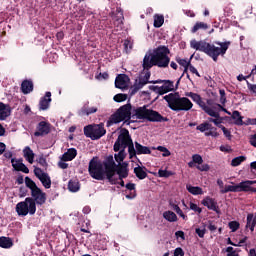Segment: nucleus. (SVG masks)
<instances>
[{
    "mask_svg": "<svg viewBox=\"0 0 256 256\" xmlns=\"http://www.w3.org/2000/svg\"><path fill=\"white\" fill-rule=\"evenodd\" d=\"M115 167L113 155L106 156L103 162L99 161L98 157H93L89 162L88 173L96 181H103L106 176L109 183L117 184V179L113 178L115 177Z\"/></svg>",
    "mask_w": 256,
    "mask_h": 256,
    "instance_id": "obj_1",
    "label": "nucleus"
},
{
    "mask_svg": "<svg viewBox=\"0 0 256 256\" xmlns=\"http://www.w3.org/2000/svg\"><path fill=\"white\" fill-rule=\"evenodd\" d=\"M169 53L171 51L167 46H158L152 52L148 51L143 58L142 67L144 71H149L153 67H160V69L169 67V63H171V58L168 56Z\"/></svg>",
    "mask_w": 256,
    "mask_h": 256,
    "instance_id": "obj_2",
    "label": "nucleus"
},
{
    "mask_svg": "<svg viewBox=\"0 0 256 256\" xmlns=\"http://www.w3.org/2000/svg\"><path fill=\"white\" fill-rule=\"evenodd\" d=\"M219 45V47L215 46ZM229 45H231V42H215V44H211L205 40L197 41V40H191L190 46L192 49H195L196 51H201L202 53H205L208 55V57H211L215 63H217L219 59V55H225L227 53V49H229Z\"/></svg>",
    "mask_w": 256,
    "mask_h": 256,
    "instance_id": "obj_3",
    "label": "nucleus"
},
{
    "mask_svg": "<svg viewBox=\"0 0 256 256\" xmlns=\"http://www.w3.org/2000/svg\"><path fill=\"white\" fill-rule=\"evenodd\" d=\"M25 185L31 191V197L26 198L31 209H37V205H45L47 203V193L37 187V183L29 178V176L25 177Z\"/></svg>",
    "mask_w": 256,
    "mask_h": 256,
    "instance_id": "obj_4",
    "label": "nucleus"
},
{
    "mask_svg": "<svg viewBox=\"0 0 256 256\" xmlns=\"http://www.w3.org/2000/svg\"><path fill=\"white\" fill-rule=\"evenodd\" d=\"M163 99L172 111H191L193 109V102L187 97H181L179 92L170 93L164 96Z\"/></svg>",
    "mask_w": 256,
    "mask_h": 256,
    "instance_id": "obj_5",
    "label": "nucleus"
},
{
    "mask_svg": "<svg viewBox=\"0 0 256 256\" xmlns=\"http://www.w3.org/2000/svg\"><path fill=\"white\" fill-rule=\"evenodd\" d=\"M133 106L131 103L125 104L121 106L114 114H112L107 121V127H111V125H117V123H121L124 121V125H131V123H135L133 119V114L131 113Z\"/></svg>",
    "mask_w": 256,
    "mask_h": 256,
    "instance_id": "obj_6",
    "label": "nucleus"
},
{
    "mask_svg": "<svg viewBox=\"0 0 256 256\" xmlns=\"http://www.w3.org/2000/svg\"><path fill=\"white\" fill-rule=\"evenodd\" d=\"M106 133L107 130H105V125L103 123L90 124L84 127L85 137H88L92 141L101 139V137L105 136Z\"/></svg>",
    "mask_w": 256,
    "mask_h": 256,
    "instance_id": "obj_7",
    "label": "nucleus"
},
{
    "mask_svg": "<svg viewBox=\"0 0 256 256\" xmlns=\"http://www.w3.org/2000/svg\"><path fill=\"white\" fill-rule=\"evenodd\" d=\"M186 97H191L192 101H194V103H197V105H199V107H201V109L210 117L219 118L218 112H215L212 108H209L207 103H205V101H203V99L201 98V95L189 92L186 94Z\"/></svg>",
    "mask_w": 256,
    "mask_h": 256,
    "instance_id": "obj_8",
    "label": "nucleus"
},
{
    "mask_svg": "<svg viewBox=\"0 0 256 256\" xmlns=\"http://www.w3.org/2000/svg\"><path fill=\"white\" fill-rule=\"evenodd\" d=\"M15 210L19 217H27V215H34L35 213H37V208H31V204H29L27 198H25L24 201L16 204Z\"/></svg>",
    "mask_w": 256,
    "mask_h": 256,
    "instance_id": "obj_9",
    "label": "nucleus"
},
{
    "mask_svg": "<svg viewBox=\"0 0 256 256\" xmlns=\"http://www.w3.org/2000/svg\"><path fill=\"white\" fill-rule=\"evenodd\" d=\"M133 142V138H131V134H129V130H127L126 128H123L120 131V134L118 135L117 140L114 143V151L115 153L121 151V143L122 145H125L127 143H132Z\"/></svg>",
    "mask_w": 256,
    "mask_h": 256,
    "instance_id": "obj_10",
    "label": "nucleus"
},
{
    "mask_svg": "<svg viewBox=\"0 0 256 256\" xmlns=\"http://www.w3.org/2000/svg\"><path fill=\"white\" fill-rule=\"evenodd\" d=\"M34 175L39 179L45 189H51V177L48 173L43 172L41 168L34 169Z\"/></svg>",
    "mask_w": 256,
    "mask_h": 256,
    "instance_id": "obj_11",
    "label": "nucleus"
},
{
    "mask_svg": "<svg viewBox=\"0 0 256 256\" xmlns=\"http://www.w3.org/2000/svg\"><path fill=\"white\" fill-rule=\"evenodd\" d=\"M146 121H149L150 123H167V121H169V118L164 117L163 115H161V113L153 109H148Z\"/></svg>",
    "mask_w": 256,
    "mask_h": 256,
    "instance_id": "obj_12",
    "label": "nucleus"
},
{
    "mask_svg": "<svg viewBox=\"0 0 256 256\" xmlns=\"http://www.w3.org/2000/svg\"><path fill=\"white\" fill-rule=\"evenodd\" d=\"M51 133V124L45 121H41L36 126L34 137H45Z\"/></svg>",
    "mask_w": 256,
    "mask_h": 256,
    "instance_id": "obj_13",
    "label": "nucleus"
},
{
    "mask_svg": "<svg viewBox=\"0 0 256 256\" xmlns=\"http://www.w3.org/2000/svg\"><path fill=\"white\" fill-rule=\"evenodd\" d=\"M201 203L204 207H207L209 211H214L217 215L221 213V209L219 208V205H217V200H215V198L207 196L201 201Z\"/></svg>",
    "mask_w": 256,
    "mask_h": 256,
    "instance_id": "obj_14",
    "label": "nucleus"
},
{
    "mask_svg": "<svg viewBox=\"0 0 256 256\" xmlns=\"http://www.w3.org/2000/svg\"><path fill=\"white\" fill-rule=\"evenodd\" d=\"M148 113L149 108H147V105L134 108L132 113V119H140L142 121H147Z\"/></svg>",
    "mask_w": 256,
    "mask_h": 256,
    "instance_id": "obj_15",
    "label": "nucleus"
},
{
    "mask_svg": "<svg viewBox=\"0 0 256 256\" xmlns=\"http://www.w3.org/2000/svg\"><path fill=\"white\" fill-rule=\"evenodd\" d=\"M255 183H256V180H246V181L240 182L238 184L240 193H242V192L249 193V191L251 193H256V188L251 186V185H255Z\"/></svg>",
    "mask_w": 256,
    "mask_h": 256,
    "instance_id": "obj_16",
    "label": "nucleus"
},
{
    "mask_svg": "<svg viewBox=\"0 0 256 256\" xmlns=\"http://www.w3.org/2000/svg\"><path fill=\"white\" fill-rule=\"evenodd\" d=\"M11 164L14 169V171H21L22 173H29V168L23 163V158L11 159Z\"/></svg>",
    "mask_w": 256,
    "mask_h": 256,
    "instance_id": "obj_17",
    "label": "nucleus"
},
{
    "mask_svg": "<svg viewBox=\"0 0 256 256\" xmlns=\"http://www.w3.org/2000/svg\"><path fill=\"white\" fill-rule=\"evenodd\" d=\"M115 173H117L119 180L127 179L129 177V168H127V164L124 163L119 166L115 163Z\"/></svg>",
    "mask_w": 256,
    "mask_h": 256,
    "instance_id": "obj_18",
    "label": "nucleus"
},
{
    "mask_svg": "<svg viewBox=\"0 0 256 256\" xmlns=\"http://www.w3.org/2000/svg\"><path fill=\"white\" fill-rule=\"evenodd\" d=\"M129 83V76L126 74H119L115 79V87L117 89H125Z\"/></svg>",
    "mask_w": 256,
    "mask_h": 256,
    "instance_id": "obj_19",
    "label": "nucleus"
},
{
    "mask_svg": "<svg viewBox=\"0 0 256 256\" xmlns=\"http://www.w3.org/2000/svg\"><path fill=\"white\" fill-rule=\"evenodd\" d=\"M110 16L117 25H123V19H125V17L123 16V9H121V7H117L116 11H112Z\"/></svg>",
    "mask_w": 256,
    "mask_h": 256,
    "instance_id": "obj_20",
    "label": "nucleus"
},
{
    "mask_svg": "<svg viewBox=\"0 0 256 256\" xmlns=\"http://www.w3.org/2000/svg\"><path fill=\"white\" fill-rule=\"evenodd\" d=\"M51 104V92H46L45 96L42 97L39 101L40 111H47L49 105Z\"/></svg>",
    "mask_w": 256,
    "mask_h": 256,
    "instance_id": "obj_21",
    "label": "nucleus"
},
{
    "mask_svg": "<svg viewBox=\"0 0 256 256\" xmlns=\"http://www.w3.org/2000/svg\"><path fill=\"white\" fill-rule=\"evenodd\" d=\"M98 111V108L97 107H91L89 108V102H87L84 107H82L79 112H78V115L80 117H85V115L87 117H89V115H93V113H97Z\"/></svg>",
    "mask_w": 256,
    "mask_h": 256,
    "instance_id": "obj_22",
    "label": "nucleus"
},
{
    "mask_svg": "<svg viewBox=\"0 0 256 256\" xmlns=\"http://www.w3.org/2000/svg\"><path fill=\"white\" fill-rule=\"evenodd\" d=\"M11 115V106L0 102V121H5Z\"/></svg>",
    "mask_w": 256,
    "mask_h": 256,
    "instance_id": "obj_23",
    "label": "nucleus"
},
{
    "mask_svg": "<svg viewBox=\"0 0 256 256\" xmlns=\"http://www.w3.org/2000/svg\"><path fill=\"white\" fill-rule=\"evenodd\" d=\"M23 157L32 165V163L35 161V153L31 149V147L26 146L23 150Z\"/></svg>",
    "mask_w": 256,
    "mask_h": 256,
    "instance_id": "obj_24",
    "label": "nucleus"
},
{
    "mask_svg": "<svg viewBox=\"0 0 256 256\" xmlns=\"http://www.w3.org/2000/svg\"><path fill=\"white\" fill-rule=\"evenodd\" d=\"M134 174L137 179L143 180L147 179V167L145 166H137L134 168Z\"/></svg>",
    "mask_w": 256,
    "mask_h": 256,
    "instance_id": "obj_25",
    "label": "nucleus"
},
{
    "mask_svg": "<svg viewBox=\"0 0 256 256\" xmlns=\"http://www.w3.org/2000/svg\"><path fill=\"white\" fill-rule=\"evenodd\" d=\"M21 91L24 95H29L33 91V81L24 80L21 84Z\"/></svg>",
    "mask_w": 256,
    "mask_h": 256,
    "instance_id": "obj_26",
    "label": "nucleus"
},
{
    "mask_svg": "<svg viewBox=\"0 0 256 256\" xmlns=\"http://www.w3.org/2000/svg\"><path fill=\"white\" fill-rule=\"evenodd\" d=\"M77 157V149L69 148L67 152L62 155V161H73Z\"/></svg>",
    "mask_w": 256,
    "mask_h": 256,
    "instance_id": "obj_27",
    "label": "nucleus"
},
{
    "mask_svg": "<svg viewBox=\"0 0 256 256\" xmlns=\"http://www.w3.org/2000/svg\"><path fill=\"white\" fill-rule=\"evenodd\" d=\"M135 148L137 155H151V149L147 146L141 145L139 142H135Z\"/></svg>",
    "mask_w": 256,
    "mask_h": 256,
    "instance_id": "obj_28",
    "label": "nucleus"
},
{
    "mask_svg": "<svg viewBox=\"0 0 256 256\" xmlns=\"http://www.w3.org/2000/svg\"><path fill=\"white\" fill-rule=\"evenodd\" d=\"M256 227V216L253 213L247 215L246 229L250 228V231H255Z\"/></svg>",
    "mask_w": 256,
    "mask_h": 256,
    "instance_id": "obj_29",
    "label": "nucleus"
},
{
    "mask_svg": "<svg viewBox=\"0 0 256 256\" xmlns=\"http://www.w3.org/2000/svg\"><path fill=\"white\" fill-rule=\"evenodd\" d=\"M0 247L2 249H11L13 247V240L9 237H0Z\"/></svg>",
    "mask_w": 256,
    "mask_h": 256,
    "instance_id": "obj_30",
    "label": "nucleus"
},
{
    "mask_svg": "<svg viewBox=\"0 0 256 256\" xmlns=\"http://www.w3.org/2000/svg\"><path fill=\"white\" fill-rule=\"evenodd\" d=\"M149 79H151V72H147L144 76H140L138 82L136 80V83L138 86H140L143 89L145 85H147L148 83H151Z\"/></svg>",
    "mask_w": 256,
    "mask_h": 256,
    "instance_id": "obj_31",
    "label": "nucleus"
},
{
    "mask_svg": "<svg viewBox=\"0 0 256 256\" xmlns=\"http://www.w3.org/2000/svg\"><path fill=\"white\" fill-rule=\"evenodd\" d=\"M81 189V184L79 183V180H69L68 182V190L71 193H77Z\"/></svg>",
    "mask_w": 256,
    "mask_h": 256,
    "instance_id": "obj_32",
    "label": "nucleus"
},
{
    "mask_svg": "<svg viewBox=\"0 0 256 256\" xmlns=\"http://www.w3.org/2000/svg\"><path fill=\"white\" fill-rule=\"evenodd\" d=\"M207 31L209 29V24L205 22H196L195 25L191 29V33H197L199 30Z\"/></svg>",
    "mask_w": 256,
    "mask_h": 256,
    "instance_id": "obj_33",
    "label": "nucleus"
},
{
    "mask_svg": "<svg viewBox=\"0 0 256 256\" xmlns=\"http://www.w3.org/2000/svg\"><path fill=\"white\" fill-rule=\"evenodd\" d=\"M150 91H154V93H158V95H165V93H169V89H167L164 85L162 86H149Z\"/></svg>",
    "mask_w": 256,
    "mask_h": 256,
    "instance_id": "obj_34",
    "label": "nucleus"
},
{
    "mask_svg": "<svg viewBox=\"0 0 256 256\" xmlns=\"http://www.w3.org/2000/svg\"><path fill=\"white\" fill-rule=\"evenodd\" d=\"M163 217L166 221H169V223H175L177 221V214L173 211H165L163 213Z\"/></svg>",
    "mask_w": 256,
    "mask_h": 256,
    "instance_id": "obj_35",
    "label": "nucleus"
},
{
    "mask_svg": "<svg viewBox=\"0 0 256 256\" xmlns=\"http://www.w3.org/2000/svg\"><path fill=\"white\" fill-rule=\"evenodd\" d=\"M186 189L191 195H203V188L199 186L187 185Z\"/></svg>",
    "mask_w": 256,
    "mask_h": 256,
    "instance_id": "obj_36",
    "label": "nucleus"
},
{
    "mask_svg": "<svg viewBox=\"0 0 256 256\" xmlns=\"http://www.w3.org/2000/svg\"><path fill=\"white\" fill-rule=\"evenodd\" d=\"M163 23H165V17L163 15L155 14L154 15V27L159 29L163 27Z\"/></svg>",
    "mask_w": 256,
    "mask_h": 256,
    "instance_id": "obj_37",
    "label": "nucleus"
},
{
    "mask_svg": "<svg viewBox=\"0 0 256 256\" xmlns=\"http://www.w3.org/2000/svg\"><path fill=\"white\" fill-rule=\"evenodd\" d=\"M222 194L225 193H241L240 188H239V184L237 185H228L225 187L224 190H221Z\"/></svg>",
    "mask_w": 256,
    "mask_h": 256,
    "instance_id": "obj_38",
    "label": "nucleus"
},
{
    "mask_svg": "<svg viewBox=\"0 0 256 256\" xmlns=\"http://www.w3.org/2000/svg\"><path fill=\"white\" fill-rule=\"evenodd\" d=\"M125 157H127V153H125L124 150H119V153L114 155L115 161L119 163V165L125 161Z\"/></svg>",
    "mask_w": 256,
    "mask_h": 256,
    "instance_id": "obj_39",
    "label": "nucleus"
},
{
    "mask_svg": "<svg viewBox=\"0 0 256 256\" xmlns=\"http://www.w3.org/2000/svg\"><path fill=\"white\" fill-rule=\"evenodd\" d=\"M244 161H247V157L245 156H238L232 159L231 166L232 167H239Z\"/></svg>",
    "mask_w": 256,
    "mask_h": 256,
    "instance_id": "obj_40",
    "label": "nucleus"
},
{
    "mask_svg": "<svg viewBox=\"0 0 256 256\" xmlns=\"http://www.w3.org/2000/svg\"><path fill=\"white\" fill-rule=\"evenodd\" d=\"M232 119L236 120L235 125H243V117L241 116V113L239 111H233Z\"/></svg>",
    "mask_w": 256,
    "mask_h": 256,
    "instance_id": "obj_41",
    "label": "nucleus"
},
{
    "mask_svg": "<svg viewBox=\"0 0 256 256\" xmlns=\"http://www.w3.org/2000/svg\"><path fill=\"white\" fill-rule=\"evenodd\" d=\"M173 211H175L177 213V215H179V217H182V219H184V221H187V215H185L183 213V210H181V208L179 207V205L177 204H172L170 203Z\"/></svg>",
    "mask_w": 256,
    "mask_h": 256,
    "instance_id": "obj_42",
    "label": "nucleus"
},
{
    "mask_svg": "<svg viewBox=\"0 0 256 256\" xmlns=\"http://www.w3.org/2000/svg\"><path fill=\"white\" fill-rule=\"evenodd\" d=\"M209 132H205L206 137H219V132H217V128L213 127L212 124H210V128L208 129Z\"/></svg>",
    "mask_w": 256,
    "mask_h": 256,
    "instance_id": "obj_43",
    "label": "nucleus"
},
{
    "mask_svg": "<svg viewBox=\"0 0 256 256\" xmlns=\"http://www.w3.org/2000/svg\"><path fill=\"white\" fill-rule=\"evenodd\" d=\"M197 131H200L201 133H205V131H209L211 129V123L204 122L196 127Z\"/></svg>",
    "mask_w": 256,
    "mask_h": 256,
    "instance_id": "obj_44",
    "label": "nucleus"
},
{
    "mask_svg": "<svg viewBox=\"0 0 256 256\" xmlns=\"http://www.w3.org/2000/svg\"><path fill=\"white\" fill-rule=\"evenodd\" d=\"M128 153L130 159H133V157H137V148H135V144H133V142L128 146Z\"/></svg>",
    "mask_w": 256,
    "mask_h": 256,
    "instance_id": "obj_45",
    "label": "nucleus"
},
{
    "mask_svg": "<svg viewBox=\"0 0 256 256\" xmlns=\"http://www.w3.org/2000/svg\"><path fill=\"white\" fill-rule=\"evenodd\" d=\"M176 63H178L181 67H190L191 61H187V59H183L181 57H176Z\"/></svg>",
    "mask_w": 256,
    "mask_h": 256,
    "instance_id": "obj_46",
    "label": "nucleus"
},
{
    "mask_svg": "<svg viewBox=\"0 0 256 256\" xmlns=\"http://www.w3.org/2000/svg\"><path fill=\"white\" fill-rule=\"evenodd\" d=\"M113 99L116 103H123V101H127V94H116Z\"/></svg>",
    "mask_w": 256,
    "mask_h": 256,
    "instance_id": "obj_47",
    "label": "nucleus"
},
{
    "mask_svg": "<svg viewBox=\"0 0 256 256\" xmlns=\"http://www.w3.org/2000/svg\"><path fill=\"white\" fill-rule=\"evenodd\" d=\"M189 207L191 211H194V213H198V215H201L203 213V209L201 207H198L197 204L190 202Z\"/></svg>",
    "mask_w": 256,
    "mask_h": 256,
    "instance_id": "obj_48",
    "label": "nucleus"
},
{
    "mask_svg": "<svg viewBox=\"0 0 256 256\" xmlns=\"http://www.w3.org/2000/svg\"><path fill=\"white\" fill-rule=\"evenodd\" d=\"M241 224H239V222L237 221H230L228 223V227L229 229H231L232 233H235V231H237L239 229Z\"/></svg>",
    "mask_w": 256,
    "mask_h": 256,
    "instance_id": "obj_49",
    "label": "nucleus"
},
{
    "mask_svg": "<svg viewBox=\"0 0 256 256\" xmlns=\"http://www.w3.org/2000/svg\"><path fill=\"white\" fill-rule=\"evenodd\" d=\"M124 51L126 53H129V51H131V49H133V42H131V40L126 39L124 40Z\"/></svg>",
    "mask_w": 256,
    "mask_h": 256,
    "instance_id": "obj_50",
    "label": "nucleus"
},
{
    "mask_svg": "<svg viewBox=\"0 0 256 256\" xmlns=\"http://www.w3.org/2000/svg\"><path fill=\"white\" fill-rule=\"evenodd\" d=\"M157 150L163 153L162 157H170L171 155V151H169V149H167L165 146H158Z\"/></svg>",
    "mask_w": 256,
    "mask_h": 256,
    "instance_id": "obj_51",
    "label": "nucleus"
},
{
    "mask_svg": "<svg viewBox=\"0 0 256 256\" xmlns=\"http://www.w3.org/2000/svg\"><path fill=\"white\" fill-rule=\"evenodd\" d=\"M219 129H221V130L223 131L224 136L227 138V140H228V141H231V138L233 137V136L231 135V131H229L228 129H226V127L223 126V125H220V126H219Z\"/></svg>",
    "mask_w": 256,
    "mask_h": 256,
    "instance_id": "obj_52",
    "label": "nucleus"
},
{
    "mask_svg": "<svg viewBox=\"0 0 256 256\" xmlns=\"http://www.w3.org/2000/svg\"><path fill=\"white\" fill-rule=\"evenodd\" d=\"M193 163H196L197 165H203V157L199 154H194L192 156Z\"/></svg>",
    "mask_w": 256,
    "mask_h": 256,
    "instance_id": "obj_53",
    "label": "nucleus"
},
{
    "mask_svg": "<svg viewBox=\"0 0 256 256\" xmlns=\"http://www.w3.org/2000/svg\"><path fill=\"white\" fill-rule=\"evenodd\" d=\"M208 121H210V123H214V125H216V127H221V115L219 114V117H214V118H209Z\"/></svg>",
    "mask_w": 256,
    "mask_h": 256,
    "instance_id": "obj_54",
    "label": "nucleus"
},
{
    "mask_svg": "<svg viewBox=\"0 0 256 256\" xmlns=\"http://www.w3.org/2000/svg\"><path fill=\"white\" fill-rule=\"evenodd\" d=\"M158 175L159 177H165L167 179L168 177H171V175H173V172L167 170H159Z\"/></svg>",
    "mask_w": 256,
    "mask_h": 256,
    "instance_id": "obj_55",
    "label": "nucleus"
},
{
    "mask_svg": "<svg viewBox=\"0 0 256 256\" xmlns=\"http://www.w3.org/2000/svg\"><path fill=\"white\" fill-rule=\"evenodd\" d=\"M206 105L209 107V109H213L214 113H217V104H215L212 99H208Z\"/></svg>",
    "mask_w": 256,
    "mask_h": 256,
    "instance_id": "obj_56",
    "label": "nucleus"
},
{
    "mask_svg": "<svg viewBox=\"0 0 256 256\" xmlns=\"http://www.w3.org/2000/svg\"><path fill=\"white\" fill-rule=\"evenodd\" d=\"M195 233L198 235V237H200V239H203V237H205V233H207V229L196 228Z\"/></svg>",
    "mask_w": 256,
    "mask_h": 256,
    "instance_id": "obj_57",
    "label": "nucleus"
},
{
    "mask_svg": "<svg viewBox=\"0 0 256 256\" xmlns=\"http://www.w3.org/2000/svg\"><path fill=\"white\" fill-rule=\"evenodd\" d=\"M226 252H227V256H239L237 251H235V249L231 246L226 248Z\"/></svg>",
    "mask_w": 256,
    "mask_h": 256,
    "instance_id": "obj_58",
    "label": "nucleus"
},
{
    "mask_svg": "<svg viewBox=\"0 0 256 256\" xmlns=\"http://www.w3.org/2000/svg\"><path fill=\"white\" fill-rule=\"evenodd\" d=\"M163 83H164V86H165L167 89H169V92L174 91V88H173V87H174L173 81H171V80H164Z\"/></svg>",
    "mask_w": 256,
    "mask_h": 256,
    "instance_id": "obj_59",
    "label": "nucleus"
},
{
    "mask_svg": "<svg viewBox=\"0 0 256 256\" xmlns=\"http://www.w3.org/2000/svg\"><path fill=\"white\" fill-rule=\"evenodd\" d=\"M139 89H142L140 86H138L137 82L134 84V86L130 89V95L133 97Z\"/></svg>",
    "mask_w": 256,
    "mask_h": 256,
    "instance_id": "obj_60",
    "label": "nucleus"
},
{
    "mask_svg": "<svg viewBox=\"0 0 256 256\" xmlns=\"http://www.w3.org/2000/svg\"><path fill=\"white\" fill-rule=\"evenodd\" d=\"M174 256H185V252L183 251V248L178 247L174 250Z\"/></svg>",
    "mask_w": 256,
    "mask_h": 256,
    "instance_id": "obj_61",
    "label": "nucleus"
},
{
    "mask_svg": "<svg viewBox=\"0 0 256 256\" xmlns=\"http://www.w3.org/2000/svg\"><path fill=\"white\" fill-rule=\"evenodd\" d=\"M216 107H218L217 113L219 114V111H223L227 115H231V112H229L225 107L221 106V104H216Z\"/></svg>",
    "mask_w": 256,
    "mask_h": 256,
    "instance_id": "obj_62",
    "label": "nucleus"
},
{
    "mask_svg": "<svg viewBox=\"0 0 256 256\" xmlns=\"http://www.w3.org/2000/svg\"><path fill=\"white\" fill-rule=\"evenodd\" d=\"M38 163L41 165V167H47V159H45L43 156L39 157Z\"/></svg>",
    "mask_w": 256,
    "mask_h": 256,
    "instance_id": "obj_63",
    "label": "nucleus"
},
{
    "mask_svg": "<svg viewBox=\"0 0 256 256\" xmlns=\"http://www.w3.org/2000/svg\"><path fill=\"white\" fill-rule=\"evenodd\" d=\"M250 145H252V147H256V134L251 136Z\"/></svg>",
    "mask_w": 256,
    "mask_h": 256,
    "instance_id": "obj_64",
    "label": "nucleus"
}]
</instances>
